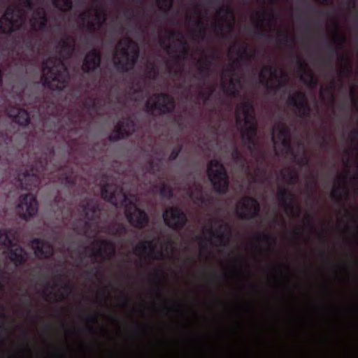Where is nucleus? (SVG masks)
<instances>
[{
    "label": "nucleus",
    "mask_w": 358,
    "mask_h": 358,
    "mask_svg": "<svg viewBox=\"0 0 358 358\" xmlns=\"http://www.w3.org/2000/svg\"><path fill=\"white\" fill-rule=\"evenodd\" d=\"M208 233L213 237L219 238L220 241L224 239L229 240L231 236V229L229 224L223 223L219 226V228L216 230H213L210 227L208 230Z\"/></svg>",
    "instance_id": "obj_28"
},
{
    "label": "nucleus",
    "mask_w": 358,
    "mask_h": 358,
    "mask_svg": "<svg viewBox=\"0 0 358 358\" xmlns=\"http://www.w3.org/2000/svg\"><path fill=\"white\" fill-rule=\"evenodd\" d=\"M117 52L118 55L113 57L115 70L122 73L132 71L139 57L140 50L138 43L129 38H124L117 43Z\"/></svg>",
    "instance_id": "obj_2"
},
{
    "label": "nucleus",
    "mask_w": 358,
    "mask_h": 358,
    "mask_svg": "<svg viewBox=\"0 0 358 358\" xmlns=\"http://www.w3.org/2000/svg\"><path fill=\"white\" fill-rule=\"evenodd\" d=\"M38 210V203L34 194L29 193L19 197L17 211L22 219L29 220L36 215Z\"/></svg>",
    "instance_id": "obj_10"
},
{
    "label": "nucleus",
    "mask_w": 358,
    "mask_h": 358,
    "mask_svg": "<svg viewBox=\"0 0 358 358\" xmlns=\"http://www.w3.org/2000/svg\"><path fill=\"white\" fill-rule=\"evenodd\" d=\"M176 108L174 98L166 92L155 93L145 103V111L151 115L157 112L159 115L173 113Z\"/></svg>",
    "instance_id": "obj_5"
},
{
    "label": "nucleus",
    "mask_w": 358,
    "mask_h": 358,
    "mask_svg": "<svg viewBox=\"0 0 358 358\" xmlns=\"http://www.w3.org/2000/svg\"><path fill=\"white\" fill-rule=\"evenodd\" d=\"M147 170L150 174L156 175L160 171L161 167L158 163H155L153 160L150 159L148 162Z\"/></svg>",
    "instance_id": "obj_49"
},
{
    "label": "nucleus",
    "mask_w": 358,
    "mask_h": 358,
    "mask_svg": "<svg viewBox=\"0 0 358 358\" xmlns=\"http://www.w3.org/2000/svg\"><path fill=\"white\" fill-rule=\"evenodd\" d=\"M278 33L279 36L280 37V38L278 39V42L281 45H285V44H287V43H294V38L291 37L289 35L287 31H286V30H283V31L278 30Z\"/></svg>",
    "instance_id": "obj_45"
},
{
    "label": "nucleus",
    "mask_w": 358,
    "mask_h": 358,
    "mask_svg": "<svg viewBox=\"0 0 358 358\" xmlns=\"http://www.w3.org/2000/svg\"><path fill=\"white\" fill-rule=\"evenodd\" d=\"M240 85L241 79L239 78L236 79L231 78L228 85L223 83L222 84L224 92L234 98L237 97L240 94V91L237 89V85Z\"/></svg>",
    "instance_id": "obj_31"
},
{
    "label": "nucleus",
    "mask_w": 358,
    "mask_h": 358,
    "mask_svg": "<svg viewBox=\"0 0 358 358\" xmlns=\"http://www.w3.org/2000/svg\"><path fill=\"white\" fill-rule=\"evenodd\" d=\"M165 224L174 231L182 230L188 222L187 214L179 207H170L163 212Z\"/></svg>",
    "instance_id": "obj_8"
},
{
    "label": "nucleus",
    "mask_w": 358,
    "mask_h": 358,
    "mask_svg": "<svg viewBox=\"0 0 358 358\" xmlns=\"http://www.w3.org/2000/svg\"><path fill=\"white\" fill-rule=\"evenodd\" d=\"M136 124L131 118L119 121L112 134L108 136L110 142H117L131 136L135 131Z\"/></svg>",
    "instance_id": "obj_13"
},
{
    "label": "nucleus",
    "mask_w": 358,
    "mask_h": 358,
    "mask_svg": "<svg viewBox=\"0 0 358 358\" xmlns=\"http://www.w3.org/2000/svg\"><path fill=\"white\" fill-rule=\"evenodd\" d=\"M352 225L351 227L348 226L346 229L348 232H352L354 235L358 238V220L356 217H352Z\"/></svg>",
    "instance_id": "obj_52"
},
{
    "label": "nucleus",
    "mask_w": 358,
    "mask_h": 358,
    "mask_svg": "<svg viewBox=\"0 0 358 358\" xmlns=\"http://www.w3.org/2000/svg\"><path fill=\"white\" fill-rule=\"evenodd\" d=\"M349 137L352 142L357 141L358 139V129H352L349 134Z\"/></svg>",
    "instance_id": "obj_64"
},
{
    "label": "nucleus",
    "mask_w": 358,
    "mask_h": 358,
    "mask_svg": "<svg viewBox=\"0 0 358 358\" xmlns=\"http://www.w3.org/2000/svg\"><path fill=\"white\" fill-rule=\"evenodd\" d=\"M193 22L195 24V26L200 29V30L197 31H194V34L196 36H200L202 39H204L206 37V24L199 18H196Z\"/></svg>",
    "instance_id": "obj_43"
},
{
    "label": "nucleus",
    "mask_w": 358,
    "mask_h": 358,
    "mask_svg": "<svg viewBox=\"0 0 358 358\" xmlns=\"http://www.w3.org/2000/svg\"><path fill=\"white\" fill-rule=\"evenodd\" d=\"M345 180V177L339 178L337 180V182L338 183L337 186H335L331 192V197L334 201L338 202H341L343 199V194L348 196V189L343 184Z\"/></svg>",
    "instance_id": "obj_29"
},
{
    "label": "nucleus",
    "mask_w": 358,
    "mask_h": 358,
    "mask_svg": "<svg viewBox=\"0 0 358 358\" xmlns=\"http://www.w3.org/2000/svg\"><path fill=\"white\" fill-rule=\"evenodd\" d=\"M207 173L215 192L225 194L229 189V180L223 164L216 159H211L208 164Z\"/></svg>",
    "instance_id": "obj_4"
},
{
    "label": "nucleus",
    "mask_w": 358,
    "mask_h": 358,
    "mask_svg": "<svg viewBox=\"0 0 358 358\" xmlns=\"http://www.w3.org/2000/svg\"><path fill=\"white\" fill-rule=\"evenodd\" d=\"M278 69L271 65L263 67V71L259 74L260 83L265 87L274 93L285 87L287 83L288 78L285 73L281 71L280 80L277 79Z\"/></svg>",
    "instance_id": "obj_7"
},
{
    "label": "nucleus",
    "mask_w": 358,
    "mask_h": 358,
    "mask_svg": "<svg viewBox=\"0 0 358 358\" xmlns=\"http://www.w3.org/2000/svg\"><path fill=\"white\" fill-rule=\"evenodd\" d=\"M277 198L287 213L290 212L292 215H300L301 208L296 206V199L292 192L281 187L278 191Z\"/></svg>",
    "instance_id": "obj_15"
},
{
    "label": "nucleus",
    "mask_w": 358,
    "mask_h": 358,
    "mask_svg": "<svg viewBox=\"0 0 358 358\" xmlns=\"http://www.w3.org/2000/svg\"><path fill=\"white\" fill-rule=\"evenodd\" d=\"M75 41L69 36L66 38H61L58 43L57 47L61 50H68L67 55L70 57L75 48Z\"/></svg>",
    "instance_id": "obj_34"
},
{
    "label": "nucleus",
    "mask_w": 358,
    "mask_h": 358,
    "mask_svg": "<svg viewBox=\"0 0 358 358\" xmlns=\"http://www.w3.org/2000/svg\"><path fill=\"white\" fill-rule=\"evenodd\" d=\"M255 15L258 20V23L256 25L257 29L260 28L262 24L265 20V17H267L268 22L272 24H275L276 22V18L273 13H267L265 12H257Z\"/></svg>",
    "instance_id": "obj_36"
},
{
    "label": "nucleus",
    "mask_w": 358,
    "mask_h": 358,
    "mask_svg": "<svg viewBox=\"0 0 358 358\" xmlns=\"http://www.w3.org/2000/svg\"><path fill=\"white\" fill-rule=\"evenodd\" d=\"M277 132V138L278 140L286 138L289 136V128L285 123L279 122L273 128L272 132V141L274 142L275 136L274 132Z\"/></svg>",
    "instance_id": "obj_32"
},
{
    "label": "nucleus",
    "mask_w": 358,
    "mask_h": 358,
    "mask_svg": "<svg viewBox=\"0 0 358 358\" xmlns=\"http://www.w3.org/2000/svg\"><path fill=\"white\" fill-rule=\"evenodd\" d=\"M31 247L34 255L39 259H46L51 257L54 254L52 245L43 239L35 238L31 241Z\"/></svg>",
    "instance_id": "obj_17"
},
{
    "label": "nucleus",
    "mask_w": 358,
    "mask_h": 358,
    "mask_svg": "<svg viewBox=\"0 0 358 358\" xmlns=\"http://www.w3.org/2000/svg\"><path fill=\"white\" fill-rule=\"evenodd\" d=\"M47 164L48 157L45 154L26 167L24 171L18 175V181L21 187L29 191L37 189L41 183V176L43 174Z\"/></svg>",
    "instance_id": "obj_3"
},
{
    "label": "nucleus",
    "mask_w": 358,
    "mask_h": 358,
    "mask_svg": "<svg viewBox=\"0 0 358 358\" xmlns=\"http://www.w3.org/2000/svg\"><path fill=\"white\" fill-rule=\"evenodd\" d=\"M335 27L336 29V34L333 36V41L334 43H337V45L333 47V52L334 54H337L338 50H341L343 48L344 43L346 41V37L344 34L341 33L338 30V24L335 22Z\"/></svg>",
    "instance_id": "obj_35"
},
{
    "label": "nucleus",
    "mask_w": 358,
    "mask_h": 358,
    "mask_svg": "<svg viewBox=\"0 0 358 358\" xmlns=\"http://www.w3.org/2000/svg\"><path fill=\"white\" fill-rule=\"evenodd\" d=\"M91 17V11L90 10H88L87 11H85L83 13H81L79 16L80 19L83 21V22H85L87 20H90Z\"/></svg>",
    "instance_id": "obj_63"
},
{
    "label": "nucleus",
    "mask_w": 358,
    "mask_h": 358,
    "mask_svg": "<svg viewBox=\"0 0 358 358\" xmlns=\"http://www.w3.org/2000/svg\"><path fill=\"white\" fill-rule=\"evenodd\" d=\"M122 205L124 207V215L129 223L134 228L143 229L148 226L150 219L147 213L139 208L135 202L123 194Z\"/></svg>",
    "instance_id": "obj_6"
},
{
    "label": "nucleus",
    "mask_w": 358,
    "mask_h": 358,
    "mask_svg": "<svg viewBox=\"0 0 358 358\" xmlns=\"http://www.w3.org/2000/svg\"><path fill=\"white\" fill-rule=\"evenodd\" d=\"M283 178H287L289 180V183L292 185L296 184L299 180V176L297 173L294 172H289L287 175L283 174Z\"/></svg>",
    "instance_id": "obj_54"
},
{
    "label": "nucleus",
    "mask_w": 358,
    "mask_h": 358,
    "mask_svg": "<svg viewBox=\"0 0 358 358\" xmlns=\"http://www.w3.org/2000/svg\"><path fill=\"white\" fill-rule=\"evenodd\" d=\"M190 197L195 199L196 201L201 202V203H206V199L202 196L201 193H198L196 195H194L193 192H191Z\"/></svg>",
    "instance_id": "obj_59"
},
{
    "label": "nucleus",
    "mask_w": 358,
    "mask_h": 358,
    "mask_svg": "<svg viewBox=\"0 0 358 358\" xmlns=\"http://www.w3.org/2000/svg\"><path fill=\"white\" fill-rule=\"evenodd\" d=\"M24 43L27 49L32 50L34 48V39L31 35H29L24 40Z\"/></svg>",
    "instance_id": "obj_57"
},
{
    "label": "nucleus",
    "mask_w": 358,
    "mask_h": 358,
    "mask_svg": "<svg viewBox=\"0 0 358 358\" xmlns=\"http://www.w3.org/2000/svg\"><path fill=\"white\" fill-rule=\"evenodd\" d=\"M53 6L61 10L69 11L73 8L72 0H53Z\"/></svg>",
    "instance_id": "obj_40"
},
{
    "label": "nucleus",
    "mask_w": 358,
    "mask_h": 358,
    "mask_svg": "<svg viewBox=\"0 0 358 358\" xmlns=\"http://www.w3.org/2000/svg\"><path fill=\"white\" fill-rule=\"evenodd\" d=\"M82 208L87 220L83 222V226L81 231L85 234L90 227V222L99 218L100 208L98 203H91L90 201L83 204Z\"/></svg>",
    "instance_id": "obj_18"
},
{
    "label": "nucleus",
    "mask_w": 358,
    "mask_h": 358,
    "mask_svg": "<svg viewBox=\"0 0 358 358\" xmlns=\"http://www.w3.org/2000/svg\"><path fill=\"white\" fill-rule=\"evenodd\" d=\"M237 54L238 55L243 54L246 56L247 59L250 60V59H254L255 57L256 52L255 50H248V47L246 45H245L243 47L238 48V49L237 50Z\"/></svg>",
    "instance_id": "obj_48"
},
{
    "label": "nucleus",
    "mask_w": 358,
    "mask_h": 358,
    "mask_svg": "<svg viewBox=\"0 0 358 358\" xmlns=\"http://www.w3.org/2000/svg\"><path fill=\"white\" fill-rule=\"evenodd\" d=\"M182 148V147L181 145H179L177 147L174 148L169 156V159L170 161L176 160L179 156L180 153L181 152Z\"/></svg>",
    "instance_id": "obj_53"
},
{
    "label": "nucleus",
    "mask_w": 358,
    "mask_h": 358,
    "mask_svg": "<svg viewBox=\"0 0 358 358\" xmlns=\"http://www.w3.org/2000/svg\"><path fill=\"white\" fill-rule=\"evenodd\" d=\"M255 238L257 241L264 242L268 244L275 243V239L269 234L266 233L258 234Z\"/></svg>",
    "instance_id": "obj_51"
},
{
    "label": "nucleus",
    "mask_w": 358,
    "mask_h": 358,
    "mask_svg": "<svg viewBox=\"0 0 358 358\" xmlns=\"http://www.w3.org/2000/svg\"><path fill=\"white\" fill-rule=\"evenodd\" d=\"M136 253L147 255L152 259H162L163 253L156 251V246L152 241H144L138 243L134 248Z\"/></svg>",
    "instance_id": "obj_20"
},
{
    "label": "nucleus",
    "mask_w": 358,
    "mask_h": 358,
    "mask_svg": "<svg viewBox=\"0 0 358 358\" xmlns=\"http://www.w3.org/2000/svg\"><path fill=\"white\" fill-rule=\"evenodd\" d=\"M99 315L97 313L90 314L85 318V320L90 323H97Z\"/></svg>",
    "instance_id": "obj_58"
},
{
    "label": "nucleus",
    "mask_w": 358,
    "mask_h": 358,
    "mask_svg": "<svg viewBox=\"0 0 358 358\" xmlns=\"http://www.w3.org/2000/svg\"><path fill=\"white\" fill-rule=\"evenodd\" d=\"M298 164L301 166H308L310 164L309 157L306 154H304L301 157H300L298 159Z\"/></svg>",
    "instance_id": "obj_55"
},
{
    "label": "nucleus",
    "mask_w": 358,
    "mask_h": 358,
    "mask_svg": "<svg viewBox=\"0 0 358 358\" xmlns=\"http://www.w3.org/2000/svg\"><path fill=\"white\" fill-rule=\"evenodd\" d=\"M7 250L8 258L16 267L21 266L26 263L28 253L21 245L14 243V245L8 247Z\"/></svg>",
    "instance_id": "obj_19"
},
{
    "label": "nucleus",
    "mask_w": 358,
    "mask_h": 358,
    "mask_svg": "<svg viewBox=\"0 0 358 358\" xmlns=\"http://www.w3.org/2000/svg\"><path fill=\"white\" fill-rule=\"evenodd\" d=\"M296 63L299 70L303 73L300 78L301 80L310 88L316 87L318 85V80L311 71L307 70V64L305 62L299 57Z\"/></svg>",
    "instance_id": "obj_24"
},
{
    "label": "nucleus",
    "mask_w": 358,
    "mask_h": 358,
    "mask_svg": "<svg viewBox=\"0 0 358 358\" xmlns=\"http://www.w3.org/2000/svg\"><path fill=\"white\" fill-rule=\"evenodd\" d=\"M41 80L44 87L53 91H62L70 76L67 66L61 57H49L42 63Z\"/></svg>",
    "instance_id": "obj_1"
},
{
    "label": "nucleus",
    "mask_w": 358,
    "mask_h": 358,
    "mask_svg": "<svg viewBox=\"0 0 358 358\" xmlns=\"http://www.w3.org/2000/svg\"><path fill=\"white\" fill-rule=\"evenodd\" d=\"M257 135V124L256 120H250V123H244L241 131V138L248 150L253 153L255 152Z\"/></svg>",
    "instance_id": "obj_14"
},
{
    "label": "nucleus",
    "mask_w": 358,
    "mask_h": 358,
    "mask_svg": "<svg viewBox=\"0 0 358 358\" xmlns=\"http://www.w3.org/2000/svg\"><path fill=\"white\" fill-rule=\"evenodd\" d=\"M156 188L158 189L160 195L163 198L170 199L173 197V192L172 188L164 182H160L158 185H156Z\"/></svg>",
    "instance_id": "obj_37"
},
{
    "label": "nucleus",
    "mask_w": 358,
    "mask_h": 358,
    "mask_svg": "<svg viewBox=\"0 0 358 358\" xmlns=\"http://www.w3.org/2000/svg\"><path fill=\"white\" fill-rule=\"evenodd\" d=\"M107 232L113 236L121 237L127 233V229L124 224L116 222L107 227Z\"/></svg>",
    "instance_id": "obj_33"
},
{
    "label": "nucleus",
    "mask_w": 358,
    "mask_h": 358,
    "mask_svg": "<svg viewBox=\"0 0 358 358\" xmlns=\"http://www.w3.org/2000/svg\"><path fill=\"white\" fill-rule=\"evenodd\" d=\"M260 205L258 201L250 196L243 197L238 203L236 214L241 220H253L259 216Z\"/></svg>",
    "instance_id": "obj_9"
},
{
    "label": "nucleus",
    "mask_w": 358,
    "mask_h": 358,
    "mask_svg": "<svg viewBox=\"0 0 358 358\" xmlns=\"http://www.w3.org/2000/svg\"><path fill=\"white\" fill-rule=\"evenodd\" d=\"M241 114L243 115L244 123H250V120L255 119V107L252 100H247L239 104L236 109L237 122L241 121Z\"/></svg>",
    "instance_id": "obj_21"
},
{
    "label": "nucleus",
    "mask_w": 358,
    "mask_h": 358,
    "mask_svg": "<svg viewBox=\"0 0 358 358\" xmlns=\"http://www.w3.org/2000/svg\"><path fill=\"white\" fill-rule=\"evenodd\" d=\"M101 64V52L98 48H93L85 54L81 69L83 73L88 74L99 69Z\"/></svg>",
    "instance_id": "obj_16"
},
{
    "label": "nucleus",
    "mask_w": 358,
    "mask_h": 358,
    "mask_svg": "<svg viewBox=\"0 0 358 358\" xmlns=\"http://www.w3.org/2000/svg\"><path fill=\"white\" fill-rule=\"evenodd\" d=\"M21 4L27 9H32L34 3L32 0H20Z\"/></svg>",
    "instance_id": "obj_60"
},
{
    "label": "nucleus",
    "mask_w": 358,
    "mask_h": 358,
    "mask_svg": "<svg viewBox=\"0 0 358 358\" xmlns=\"http://www.w3.org/2000/svg\"><path fill=\"white\" fill-rule=\"evenodd\" d=\"M240 64V60L236 59H235L233 63L230 65L231 68L230 69H225V72H227V73H231L232 75H235L236 74V72H235V70L234 69V65H239Z\"/></svg>",
    "instance_id": "obj_61"
},
{
    "label": "nucleus",
    "mask_w": 358,
    "mask_h": 358,
    "mask_svg": "<svg viewBox=\"0 0 358 358\" xmlns=\"http://www.w3.org/2000/svg\"><path fill=\"white\" fill-rule=\"evenodd\" d=\"M215 90V87L212 86L208 88V91L200 90L198 93V98L202 101L203 104L206 105L208 103Z\"/></svg>",
    "instance_id": "obj_42"
},
{
    "label": "nucleus",
    "mask_w": 358,
    "mask_h": 358,
    "mask_svg": "<svg viewBox=\"0 0 358 358\" xmlns=\"http://www.w3.org/2000/svg\"><path fill=\"white\" fill-rule=\"evenodd\" d=\"M117 195V187L115 185L106 183L101 188V198L115 206H117L118 203Z\"/></svg>",
    "instance_id": "obj_25"
},
{
    "label": "nucleus",
    "mask_w": 358,
    "mask_h": 358,
    "mask_svg": "<svg viewBox=\"0 0 358 358\" xmlns=\"http://www.w3.org/2000/svg\"><path fill=\"white\" fill-rule=\"evenodd\" d=\"M287 104L296 110L297 114L301 118L310 117L311 109L304 92H296L294 95L289 96L287 99Z\"/></svg>",
    "instance_id": "obj_11"
},
{
    "label": "nucleus",
    "mask_w": 358,
    "mask_h": 358,
    "mask_svg": "<svg viewBox=\"0 0 358 358\" xmlns=\"http://www.w3.org/2000/svg\"><path fill=\"white\" fill-rule=\"evenodd\" d=\"M231 156L236 163L241 164L243 166L245 165L246 161L245 158L236 147H234L232 150Z\"/></svg>",
    "instance_id": "obj_44"
},
{
    "label": "nucleus",
    "mask_w": 358,
    "mask_h": 358,
    "mask_svg": "<svg viewBox=\"0 0 358 358\" xmlns=\"http://www.w3.org/2000/svg\"><path fill=\"white\" fill-rule=\"evenodd\" d=\"M339 62L345 64V67L339 71L341 76L349 75L352 71V65L349 58L343 55L339 56Z\"/></svg>",
    "instance_id": "obj_39"
},
{
    "label": "nucleus",
    "mask_w": 358,
    "mask_h": 358,
    "mask_svg": "<svg viewBox=\"0 0 358 358\" xmlns=\"http://www.w3.org/2000/svg\"><path fill=\"white\" fill-rule=\"evenodd\" d=\"M217 14L223 16L225 19L229 17L232 21L234 20V12L233 9L228 5L222 3L217 10Z\"/></svg>",
    "instance_id": "obj_38"
},
{
    "label": "nucleus",
    "mask_w": 358,
    "mask_h": 358,
    "mask_svg": "<svg viewBox=\"0 0 358 358\" xmlns=\"http://www.w3.org/2000/svg\"><path fill=\"white\" fill-rule=\"evenodd\" d=\"M14 13V7L7 8L4 15L0 19V34L10 35L21 29L22 24L13 17Z\"/></svg>",
    "instance_id": "obj_12"
},
{
    "label": "nucleus",
    "mask_w": 358,
    "mask_h": 358,
    "mask_svg": "<svg viewBox=\"0 0 358 358\" xmlns=\"http://www.w3.org/2000/svg\"><path fill=\"white\" fill-rule=\"evenodd\" d=\"M8 115L13 120L21 126H27L29 124L30 117L29 113L18 107H12L7 109Z\"/></svg>",
    "instance_id": "obj_22"
},
{
    "label": "nucleus",
    "mask_w": 358,
    "mask_h": 358,
    "mask_svg": "<svg viewBox=\"0 0 358 358\" xmlns=\"http://www.w3.org/2000/svg\"><path fill=\"white\" fill-rule=\"evenodd\" d=\"M174 0H157V3L159 5V9L164 11H169L173 5Z\"/></svg>",
    "instance_id": "obj_50"
},
{
    "label": "nucleus",
    "mask_w": 358,
    "mask_h": 358,
    "mask_svg": "<svg viewBox=\"0 0 358 358\" xmlns=\"http://www.w3.org/2000/svg\"><path fill=\"white\" fill-rule=\"evenodd\" d=\"M214 29L223 31L224 30L228 32H232L234 30V24L232 22H218L214 24Z\"/></svg>",
    "instance_id": "obj_46"
},
{
    "label": "nucleus",
    "mask_w": 358,
    "mask_h": 358,
    "mask_svg": "<svg viewBox=\"0 0 358 358\" xmlns=\"http://www.w3.org/2000/svg\"><path fill=\"white\" fill-rule=\"evenodd\" d=\"M189 47L183 48L182 50H180V52L179 55H176V57L178 59H180L181 57L185 58L189 55Z\"/></svg>",
    "instance_id": "obj_62"
},
{
    "label": "nucleus",
    "mask_w": 358,
    "mask_h": 358,
    "mask_svg": "<svg viewBox=\"0 0 358 358\" xmlns=\"http://www.w3.org/2000/svg\"><path fill=\"white\" fill-rule=\"evenodd\" d=\"M95 243L100 247L96 250H92L91 256L94 258H96L97 256L106 255L107 251H110L111 255L115 254V244L111 241L106 239L97 240L95 241Z\"/></svg>",
    "instance_id": "obj_26"
},
{
    "label": "nucleus",
    "mask_w": 358,
    "mask_h": 358,
    "mask_svg": "<svg viewBox=\"0 0 358 358\" xmlns=\"http://www.w3.org/2000/svg\"><path fill=\"white\" fill-rule=\"evenodd\" d=\"M106 19V14L103 10H96L94 20H89L85 26H83L90 31H99L103 26Z\"/></svg>",
    "instance_id": "obj_27"
},
{
    "label": "nucleus",
    "mask_w": 358,
    "mask_h": 358,
    "mask_svg": "<svg viewBox=\"0 0 358 358\" xmlns=\"http://www.w3.org/2000/svg\"><path fill=\"white\" fill-rule=\"evenodd\" d=\"M85 106L88 108L96 110L97 108V103L94 99H89L85 103Z\"/></svg>",
    "instance_id": "obj_56"
},
{
    "label": "nucleus",
    "mask_w": 358,
    "mask_h": 358,
    "mask_svg": "<svg viewBox=\"0 0 358 358\" xmlns=\"http://www.w3.org/2000/svg\"><path fill=\"white\" fill-rule=\"evenodd\" d=\"M48 22H38L36 17H33L30 21L31 29L34 31L38 30L43 31L47 27Z\"/></svg>",
    "instance_id": "obj_47"
},
{
    "label": "nucleus",
    "mask_w": 358,
    "mask_h": 358,
    "mask_svg": "<svg viewBox=\"0 0 358 358\" xmlns=\"http://www.w3.org/2000/svg\"><path fill=\"white\" fill-rule=\"evenodd\" d=\"M59 180L64 186L72 188L76 184V177L72 167L69 166H61L59 171Z\"/></svg>",
    "instance_id": "obj_23"
},
{
    "label": "nucleus",
    "mask_w": 358,
    "mask_h": 358,
    "mask_svg": "<svg viewBox=\"0 0 358 358\" xmlns=\"http://www.w3.org/2000/svg\"><path fill=\"white\" fill-rule=\"evenodd\" d=\"M217 59L218 57L216 55V53L213 52L208 57H206L204 60H198V64H199L200 73L204 77L205 79H207L209 77L208 71L212 65V61L217 60Z\"/></svg>",
    "instance_id": "obj_30"
},
{
    "label": "nucleus",
    "mask_w": 358,
    "mask_h": 358,
    "mask_svg": "<svg viewBox=\"0 0 358 358\" xmlns=\"http://www.w3.org/2000/svg\"><path fill=\"white\" fill-rule=\"evenodd\" d=\"M13 245H14V242L8 236L7 230L6 229H0V246L8 248Z\"/></svg>",
    "instance_id": "obj_41"
}]
</instances>
